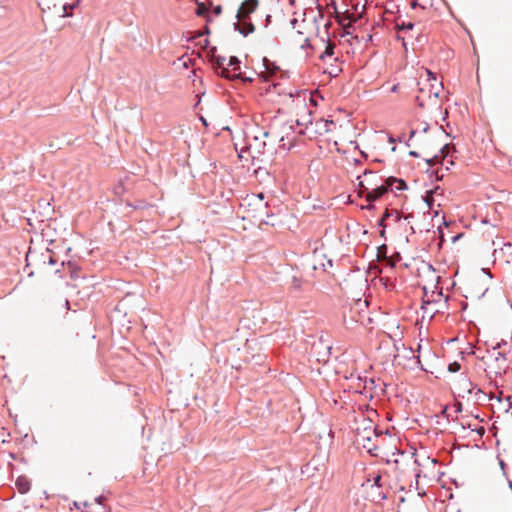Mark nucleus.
<instances>
[{"label": "nucleus", "instance_id": "obj_49", "mask_svg": "<svg viewBox=\"0 0 512 512\" xmlns=\"http://www.w3.org/2000/svg\"><path fill=\"white\" fill-rule=\"evenodd\" d=\"M503 345H506V341H505V340H502V341H500V342L496 343V345H495V346H493V347H492V349H493V350H498V349H500Z\"/></svg>", "mask_w": 512, "mask_h": 512}, {"label": "nucleus", "instance_id": "obj_25", "mask_svg": "<svg viewBox=\"0 0 512 512\" xmlns=\"http://www.w3.org/2000/svg\"><path fill=\"white\" fill-rule=\"evenodd\" d=\"M394 211V215H395V220L396 222H399L402 218L405 219V220H410L411 218H413V215L412 214H407L405 216L401 215L398 211L396 210H393Z\"/></svg>", "mask_w": 512, "mask_h": 512}, {"label": "nucleus", "instance_id": "obj_59", "mask_svg": "<svg viewBox=\"0 0 512 512\" xmlns=\"http://www.w3.org/2000/svg\"><path fill=\"white\" fill-rule=\"evenodd\" d=\"M438 232L440 234L441 241L444 242L445 241L444 232H443L441 226L438 227Z\"/></svg>", "mask_w": 512, "mask_h": 512}, {"label": "nucleus", "instance_id": "obj_36", "mask_svg": "<svg viewBox=\"0 0 512 512\" xmlns=\"http://www.w3.org/2000/svg\"><path fill=\"white\" fill-rule=\"evenodd\" d=\"M427 75H428V80L429 81H437V76H436V73L432 72L431 70L427 69Z\"/></svg>", "mask_w": 512, "mask_h": 512}, {"label": "nucleus", "instance_id": "obj_33", "mask_svg": "<svg viewBox=\"0 0 512 512\" xmlns=\"http://www.w3.org/2000/svg\"><path fill=\"white\" fill-rule=\"evenodd\" d=\"M361 209L372 211V210L376 209V206H375L374 202H368L366 205L361 206Z\"/></svg>", "mask_w": 512, "mask_h": 512}, {"label": "nucleus", "instance_id": "obj_27", "mask_svg": "<svg viewBox=\"0 0 512 512\" xmlns=\"http://www.w3.org/2000/svg\"><path fill=\"white\" fill-rule=\"evenodd\" d=\"M430 86H431V89H430V95H433L435 98H438V97H439V94H440V89H442V88H443L442 83H439V87H440V88H437V89H435L434 84H431Z\"/></svg>", "mask_w": 512, "mask_h": 512}, {"label": "nucleus", "instance_id": "obj_14", "mask_svg": "<svg viewBox=\"0 0 512 512\" xmlns=\"http://www.w3.org/2000/svg\"><path fill=\"white\" fill-rule=\"evenodd\" d=\"M240 64H241V61L239 60L238 57L236 56H231L229 58V61H228V64L226 65L228 68L229 67H232V71L234 72V74L240 70Z\"/></svg>", "mask_w": 512, "mask_h": 512}, {"label": "nucleus", "instance_id": "obj_41", "mask_svg": "<svg viewBox=\"0 0 512 512\" xmlns=\"http://www.w3.org/2000/svg\"><path fill=\"white\" fill-rule=\"evenodd\" d=\"M266 147V142L262 141L258 143V152L264 153Z\"/></svg>", "mask_w": 512, "mask_h": 512}, {"label": "nucleus", "instance_id": "obj_17", "mask_svg": "<svg viewBox=\"0 0 512 512\" xmlns=\"http://www.w3.org/2000/svg\"><path fill=\"white\" fill-rule=\"evenodd\" d=\"M358 379H359L360 381H362V380L364 381V387H365V388H368V387H369L370 389H374V388H376V382H375V379H374V378H369V379H368L367 377L362 378V377H360V376H359V377H358Z\"/></svg>", "mask_w": 512, "mask_h": 512}, {"label": "nucleus", "instance_id": "obj_1", "mask_svg": "<svg viewBox=\"0 0 512 512\" xmlns=\"http://www.w3.org/2000/svg\"><path fill=\"white\" fill-rule=\"evenodd\" d=\"M258 6V0H244L241 3L236 14L237 23L235 24L239 32H254L256 30L251 15L257 10Z\"/></svg>", "mask_w": 512, "mask_h": 512}, {"label": "nucleus", "instance_id": "obj_58", "mask_svg": "<svg viewBox=\"0 0 512 512\" xmlns=\"http://www.w3.org/2000/svg\"><path fill=\"white\" fill-rule=\"evenodd\" d=\"M408 154H409V156L414 157V158H418L419 157V153L417 151H414V150L409 151Z\"/></svg>", "mask_w": 512, "mask_h": 512}, {"label": "nucleus", "instance_id": "obj_57", "mask_svg": "<svg viewBox=\"0 0 512 512\" xmlns=\"http://www.w3.org/2000/svg\"><path fill=\"white\" fill-rule=\"evenodd\" d=\"M499 465H500L501 469L503 470L504 475H506V473H505L506 464L502 459H499Z\"/></svg>", "mask_w": 512, "mask_h": 512}, {"label": "nucleus", "instance_id": "obj_38", "mask_svg": "<svg viewBox=\"0 0 512 512\" xmlns=\"http://www.w3.org/2000/svg\"><path fill=\"white\" fill-rule=\"evenodd\" d=\"M454 408H455V412H456V413H461V412H462V410H463V405H462V403H461V402L456 401V402L454 403Z\"/></svg>", "mask_w": 512, "mask_h": 512}, {"label": "nucleus", "instance_id": "obj_32", "mask_svg": "<svg viewBox=\"0 0 512 512\" xmlns=\"http://www.w3.org/2000/svg\"><path fill=\"white\" fill-rule=\"evenodd\" d=\"M396 40H397V41H401L402 46L404 47L405 51H407V50H408V49H407V42H406V39H405L404 37H402L400 33H397V34H396Z\"/></svg>", "mask_w": 512, "mask_h": 512}, {"label": "nucleus", "instance_id": "obj_12", "mask_svg": "<svg viewBox=\"0 0 512 512\" xmlns=\"http://www.w3.org/2000/svg\"><path fill=\"white\" fill-rule=\"evenodd\" d=\"M125 205L133 208L134 210H142L148 207V203L145 200H137L136 202L125 201Z\"/></svg>", "mask_w": 512, "mask_h": 512}, {"label": "nucleus", "instance_id": "obj_24", "mask_svg": "<svg viewBox=\"0 0 512 512\" xmlns=\"http://www.w3.org/2000/svg\"><path fill=\"white\" fill-rule=\"evenodd\" d=\"M254 174L257 177H262L264 175H267V176L270 175L269 171L266 168H264V167H258L257 169H255L254 170Z\"/></svg>", "mask_w": 512, "mask_h": 512}, {"label": "nucleus", "instance_id": "obj_43", "mask_svg": "<svg viewBox=\"0 0 512 512\" xmlns=\"http://www.w3.org/2000/svg\"><path fill=\"white\" fill-rule=\"evenodd\" d=\"M303 92H304V93H306V92H307V90H303ZM300 93H302V90H295L294 92H292V91H291V92H289V96H290L291 98H294V97H296V96H299V95H300Z\"/></svg>", "mask_w": 512, "mask_h": 512}, {"label": "nucleus", "instance_id": "obj_6", "mask_svg": "<svg viewBox=\"0 0 512 512\" xmlns=\"http://www.w3.org/2000/svg\"><path fill=\"white\" fill-rule=\"evenodd\" d=\"M357 434V443L361 444L362 447L369 453L371 456H377L378 446L373 442V437L371 434H362L360 432V427L356 428Z\"/></svg>", "mask_w": 512, "mask_h": 512}, {"label": "nucleus", "instance_id": "obj_55", "mask_svg": "<svg viewBox=\"0 0 512 512\" xmlns=\"http://www.w3.org/2000/svg\"><path fill=\"white\" fill-rule=\"evenodd\" d=\"M311 464H312V462H308V463L304 466V468H305V469H302V473H308V472H310Z\"/></svg>", "mask_w": 512, "mask_h": 512}, {"label": "nucleus", "instance_id": "obj_9", "mask_svg": "<svg viewBox=\"0 0 512 512\" xmlns=\"http://www.w3.org/2000/svg\"><path fill=\"white\" fill-rule=\"evenodd\" d=\"M393 215H394V211L392 209L386 208L384 213L382 214L381 218L377 221V226L382 228V230L380 232V236L384 239H386V232H385L386 223L385 222L388 219V217H392Z\"/></svg>", "mask_w": 512, "mask_h": 512}, {"label": "nucleus", "instance_id": "obj_54", "mask_svg": "<svg viewBox=\"0 0 512 512\" xmlns=\"http://www.w3.org/2000/svg\"><path fill=\"white\" fill-rule=\"evenodd\" d=\"M499 359L506 360V353L505 352H498L496 360L498 361Z\"/></svg>", "mask_w": 512, "mask_h": 512}, {"label": "nucleus", "instance_id": "obj_34", "mask_svg": "<svg viewBox=\"0 0 512 512\" xmlns=\"http://www.w3.org/2000/svg\"><path fill=\"white\" fill-rule=\"evenodd\" d=\"M307 47H310L311 49H315V46L313 44H311L310 38H306L304 43L301 45L302 49L307 48Z\"/></svg>", "mask_w": 512, "mask_h": 512}, {"label": "nucleus", "instance_id": "obj_61", "mask_svg": "<svg viewBox=\"0 0 512 512\" xmlns=\"http://www.w3.org/2000/svg\"><path fill=\"white\" fill-rule=\"evenodd\" d=\"M388 142L389 143H396L397 142V138H395L393 135H388Z\"/></svg>", "mask_w": 512, "mask_h": 512}, {"label": "nucleus", "instance_id": "obj_52", "mask_svg": "<svg viewBox=\"0 0 512 512\" xmlns=\"http://www.w3.org/2000/svg\"><path fill=\"white\" fill-rule=\"evenodd\" d=\"M105 500V497L103 495H99L95 498V502L102 505L103 501Z\"/></svg>", "mask_w": 512, "mask_h": 512}, {"label": "nucleus", "instance_id": "obj_51", "mask_svg": "<svg viewBox=\"0 0 512 512\" xmlns=\"http://www.w3.org/2000/svg\"><path fill=\"white\" fill-rule=\"evenodd\" d=\"M48 265H55L57 260L53 256H49L47 260Z\"/></svg>", "mask_w": 512, "mask_h": 512}, {"label": "nucleus", "instance_id": "obj_15", "mask_svg": "<svg viewBox=\"0 0 512 512\" xmlns=\"http://www.w3.org/2000/svg\"><path fill=\"white\" fill-rule=\"evenodd\" d=\"M210 11V7H209V4H205V3H198L197 4V9H196V13L197 15L199 16H206V14Z\"/></svg>", "mask_w": 512, "mask_h": 512}, {"label": "nucleus", "instance_id": "obj_45", "mask_svg": "<svg viewBox=\"0 0 512 512\" xmlns=\"http://www.w3.org/2000/svg\"><path fill=\"white\" fill-rule=\"evenodd\" d=\"M271 62L272 61L270 59H268L267 57H265V56L262 58V63H263V66H264L265 70L268 69V66H269V64Z\"/></svg>", "mask_w": 512, "mask_h": 512}, {"label": "nucleus", "instance_id": "obj_48", "mask_svg": "<svg viewBox=\"0 0 512 512\" xmlns=\"http://www.w3.org/2000/svg\"><path fill=\"white\" fill-rule=\"evenodd\" d=\"M310 103H311V105H313V106H318V101H317V99L315 98V95H314V94H312V93H310Z\"/></svg>", "mask_w": 512, "mask_h": 512}, {"label": "nucleus", "instance_id": "obj_18", "mask_svg": "<svg viewBox=\"0 0 512 512\" xmlns=\"http://www.w3.org/2000/svg\"><path fill=\"white\" fill-rule=\"evenodd\" d=\"M422 199L426 203L428 208H432L433 207V205L435 203L434 196L431 195L428 191L425 193V195L422 197Z\"/></svg>", "mask_w": 512, "mask_h": 512}, {"label": "nucleus", "instance_id": "obj_11", "mask_svg": "<svg viewBox=\"0 0 512 512\" xmlns=\"http://www.w3.org/2000/svg\"><path fill=\"white\" fill-rule=\"evenodd\" d=\"M342 72V68L338 64H330L328 68L324 70V73H327L330 77L335 78Z\"/></svg>", "mask_w": 512, "mask_h": 512}, {"label": "nucleus", "instance_id": "obj_4", "mask_svg": "<svg viewBox=\"0 0 512 512\" xmlns=\"http://www.w3.org/2000/svg\"><path fill=\"white\" fill-rule=\"evenodd\" d=\"M369 184L374 187L373 188H365V191H366L365 199L367 202H375L392 191V188L389 186V183L387 181V177L380 184H378V182H370V181H369Z\"/></svg>", "mask_w": 512, "mask_h": 512}, {"label": "nucleus", "instance_id": "obj_29", "mask_svg": "<svg viewBox=\"0 0 512 512\" xmlns=\"http://www.w3.org/2000/svg\"><path fill=\"white\" fill-rule=\"evenodd\" d=\"M384 433L383 430H379L377 426H374L372 428V431H371V436L377 438L379 437L380 435H382ZM385 433L387 434L388 433V430L385 431Z\"/></svg>", "mask_w": 512, "mask_h": 512}, {"label": "nucleus", "instance_id": "obj_46", "mask_svg": "<svg viewBox=\"0 0 512 512\" xmlns=\"http://www.w3.org/2000/svg\"><path fill=\"white\" fill-rule=\"evenodd\" d=\"M441 190H442V188H441L440 186H438V185H437V186H435L433 189L429 190L428 192H429L431 195H433V196H434V194H438V193H439V191H441Z\"/></svg>", "mask_w": 512, "mask_h": 512}, {"label": "nucleus", "instance_id": "obj_60", "mask_svg": "<svg viewBox=\"0 0 512 512\" xmlns=\"http://www.w3.org/2000/svg\"><path fill=\"white\" fill-rule=\"evenodd\" d=\"M438 232L440 234L441 241L444 242L445 241L444 232H443L441 226L438 227Z\"/></svg>", "mask_w": 512, "mask_h": 512}, {"label": "nucleus", "instance_id": "obj_21", "mask_svg": "<svg viewBox=\"0 0 512 512\" xmlns=\"http://www.w3.org/2000/svg\"><path fill=\"white\" fill-rule=\"evenodd\" d=\"M460 369H461V365L457 361L451 362L448 365V371L450 373H456V372L460 371Z\"/></svg>", "mask_w": 512, "mask_h": 512}, {"label": "nucleus", "instance_id": "obj_3", "mask_svg": "<svg viewBox=\"0 0 512 512\" xmlns=\"http://www.w3.org/2000/svg\"><path fill=\"white\" fill-rule=\"evenodd\" d=\"M374 34H361V40H364L366 43L372 42ZM338 34H324L320 38L322 44H325V50L320 54L319 58L322 61H326L327 58H332L334 55V45L330 43L331 37L336 38ZM341 38L346 36H351L352 39L360 41L359 34H339Z\"/></svg>", "mask_w": 512, "mask_h": 512}, {"label": "nucleus", "instance_id": "obj_56", "mask_svg": "<svg viewBox=\"0 0 512 512\" xmlns=\"http://www.w3.org/2000/svg\"><path fill=\"white\" fill-rule=\"evenodd\" d=\"M399 87H400L399 83L394 84V85L391 87L390 92H392V93H396V92H398Z\"/></svg>", "mask_w": 512, "mask_h": 512}, {"label": "nucleus", "instance_id": "obj_35", "mask_svg": "<svg viewBox=\"0 0 512 512\" xmlns=\"http://www.w3.org/2000/svg\"><path fill=\"white\" fill-rule=\"evenodd\" d=\"M292 285L295 289H300L301 287V279L297 278V277H293L292 279Z\"/></svg>", "mask_w": 512, "mask_h": 512}, {"label": "nucleus", "instance_id": "obj_50", "mask_svg": "<svg viewBox=\"0 0 512 512\" xmlns=\"http://www.w3.org/2000/svg\"><path fill=\"white\" fill-rule=\"evenodd\" d=\"M463 235H464V233H458V234L454 235V236L452 237V239H451V240H452V242H453V243L457 242L460 238H462V237H463Z\"/></svg>", "mask_w": 512, "mask_h": 512}, {"label": "nucleus", "instance_id": "obj_42", "mask_svg": "<svg viewBox=\"0 0 512 512\" xmlns=\"http://www.w3.org/2000/svg\"><path fill=\"white\" fill-rule=\"evenodd\" d=\"M375 174H377V171H374L371 169H365L361 175L363 177V176L375 175Z\"/></svg>", "mask_w": 512, "mask_h": 512}, {"label": "nucleus", "instance_id": "obj_16", "mask_svg": "<svg viewBox=\"0 0 512 512\" xmlns=\"http://www.w3.org/2000/svg\"><path fill=\"white\" fill-rule=\"evenodd\" d=\"M356 180H357V186L358 188L361 190L360 193H359V196L360 197H363V196H366V191H365V188H368L367 186H365L364 184V181L362 180V175H358L356 177Z\"/></svg>", "mask_w": 512, "mask_h": 512}, {"label": "nucleus", "instance_id": "obj_2", "mask_svg": "<svg viewBox=\"0 0 512 512\" xmlns=\"http://www.w3.org/2000/svg\"><path fill=\"white\" fill-rule=\"evenodd\" d=\"M202 42L204 47L207 49L209 60L217 75L226 79H232V72L225 64L226 58L224 56L216 54L217 48L215 46H210L208 39L205 38L203 40H200L199 44H202Z\"/></svg>", "mask_w": 512, "mask_h": 512}, {"label": "nucleus", "instance_id": "obj_20", "mask_svg": "<svg viewBox=\"0 0 512 512\" xmlns=\"http://www.w3.org/2000/svg\"><path fill=\"white\" fill-rule=\"evenodd\" d=\"M451 148V144H445L439 151L440 155H439V160H443L444 158H446L449 154V149Z\"/></svg>", "mask_w": 512, "mask_h": 512}, {"label": "nucleus", "instance_id": "obj_37", "mask_svg": "<svg viewBox=\"0 0 512 512\" xmlns=\"http://www.w3.org/2000/svg\"><path fill=\"white\" fill-rule=\"evenodd\" d=\"M189 35H190V37L186 38V41H188V42L194 41L195 39L200 38V37L204 36L205 34L199 33V34H189Z\"/></svg>", "mask_w": 512, "mask_h": 512}, {"label": "nucleus", "instance_id": "obj_40", "mask_svg": "<svg viewBox=\"0 0 512 512\" xmlns=\"http://www.w3.org/2000/svg\"><path fill=\"white\" fill-rule=\"evenodd\" d=\"M417 131L412 129L409 133V139L407 141H405V145L406 146H410V140L416 135Z\"/></svg>", "mask_w": 512, "mask_h": 512}, {"label": "nucleus", "instance_id": "obj_10", "mask_svg": "<svg viewBox=\"0 0 512 512\" xmlns=\"http://www.w3.org/2000/svg\"><path fill=\"white\" fill-rule=\"evenodd\" d=\"M357 427H360L362 434H371L373 422L370 418L362 417Z\"/></svg>", "mask_w": 512, "mask_h": 512}, {"label": "nucleus", "instance_id": "obj_23", "mask_svg": "<svg viewBox=\"0 0 512 512\" xmlns=\"http://www.w3.org/2000/svg\"><path fill=\"white\" fill-rule=\"evenodd\" d=\"M209 7L215 16H219L222 13L221 5H213L212 2H209Z\"/></svg>", "mask_w": 512, "mask_h": 512}, {"label": "nucleus", "instance_id": "obj_28", "mask_svg": "<svg viewBox=\"0 0 512 512\" xmlns=\"http://www.w3.org/2000/svg\"><path fill=\"white\" fill-rule=\"evenodd\" d=\"M280 70L279 66L275 63V62H271L268 66V69H266L265 71L267 72H270L272 74H275L276 72H278Z\"/></svg>", "mask_w": 512, "mask_h": 512}, {"label": "nucleus", "instance_id": "obj_47", "mask_svg": "<svg viewBox=\"0 0 512 512\" xmlns=\"http://www.w3.org/2000/svg\"><path fill=\"white\" fill-rule=\"evenodd\" d=\"M472 431H476L478 435L483 436L485 433V428L483 426H480L476 429H472Z\"/></svg>", "mask_w": 512, "mask_h": 512}, {"label": "nucleus", "instance_id": "obj_22", "mask_svg": "<svg viewBox=\"0 0 512 512\" xmlns=\"http://www.w3.org/2000/svg\"><path fill=\"white\" fill-rule=\"evenodd\" d=\"M425 162L429 167L434 166L436 163H440L442 165V161L439 160V155H434L431 158L425 159Z\"/></svg>", "mask_w": 512, "mask_h": 512}, {"label": "nucleus", "instance_id": "obj_44", "mask_svg": "<svg viewBox=\"0 0 512 512\" xmlns=\"http://www.w3.org/2000/svg\"><path fill=\"white\" fill-rule=\"evenodd\" d=\"M505 400L508 402V407L506 409V412H508L512 408V395H508Z\"/></svg>", "mask_w": 512, "mask_h": 512}, {"label": "nucleus", "instance_id": "obj_53", "mask_svg": "<svg viewBox=\"0 0 512 512\" xmlns=\"http://www.w3.org/2000/svg\"><path fill=\"white\" fill-rule=\"evenodd\" d=\"M430 303H431V301H430V300H425V299L423 298V300H422V306H421V309H422V310H424V312H426V305H428V304H430Z\"/></svg>", "mask_w": 512, "mask_h": 512}, {"label": "nucleus", "instance_id": "obj_7", "mask_svg": "<svg viewBox=\"0 0 512 512\" xmlns=\"http://www.w3.org/2000/svg\"><path fill=\"white\" fill-rule=\"evenodd\" d=\"M387 181L389 183V186L392 188L391 192L394 191H405L408 189L407 182L402 179L395 176H388Z\"/></svg>", "mask_w": 512, "mask_h": 512}, {"label": "nucleus", "instance_id": "obj_62", "mask_svg": "<svg viewBox=\"0 0 512 512\" xmlns=\"http://www.w3.org/2000/svg\"><path fill=\"white\" fill-rule=\"evenodd\" d=\"M378 497H379V500H381V501L387 499V495L383 492H379Z\"/></svg>", "mask_w": 512, "mask_h": 512}, {"label": "nucleus", "instance_id": "obj_8", "mask_svg": "<svg viewBox=\"0 0 512 512\" xmlns=\"http://www.w3.org/2000/svg\"><path fill=\"white\" fill-rule=\"evenodd\" d=\"M15 486L20 494H26L31 488V483L25 475H20L15 481Z\"/></svg>", "mask_w": 512, "mask_h": 512}, {"label": "nucleus", "instance_id": "obj_19", "mask_svg": "<svg viewBox=\"0 0 512 512\" xmlns=\"http://www.w3.org/2000/svg\"><path fill=\"white\" fill-rule=\"evenodd\" d=\"M426 172L429 174V177H430L431 180H435V181H442L443 180L444 175L443 174H439L438 171H435V170L430 171L429 169H427Z\"/></svg>", "mask_w": 512, "mask_h": 512}, {"label": "nucleus", "instance_id": "obj_26", "mask_svg": "<svg viewBox=\"0 0 512 512\" xmlns=\"http://www.w3.org/2000/svg\"><path fill=\"white\" fill-rule=\"evenodd\" d=\"M373 487L380 488L382 486V476L380 474H376L373 476Z\"/></svg>", "mask_w": 512, "mask_h": 512}, {"label": "nucleus", "instance_id": "obj_13", "mask_svg": "<svg viewBox=\"0 0 512 512\" xmlns=\"http://www.w3.org/2000/svg\"><path fill=\"white\" fill-rule=\"evenodd\" d=\"M461 387L467 392V393H472L473 390H474V386L472 385V382L469 378L467 377H462L459 381Z\"/></svg>", "mask_w": 512, "mask_h": 512}, {"label": "nucleus", "instance_id": "obj_31", "mask_svg": "<svg viewBox=\"0 0 512 512\" xmlns=\"http://www.w3.org/2000/svg\"><path fill=\"white\" fill-rule=\"evenodd\" d=\"M233 78H236V79H241L242 81H247V82H252L253 81V78L251 77H242L240 73H235V74H232Z\"/></svg>", "mask_w": 512, "mask_h": 512}, {"label": "nucleus", "instance_id": "obj_39", "mask_svg": "<svg viewBox=\"0 0 512 512\" xmlns=\"http://www.w3.org/2000/svg\"><path fill=\"white\" fill-rule=\"evenodd\" d=\"M334 125V121L332 119L325 120V132L330 131V126Z\"/></svg>", "mask_w": 512, "mask_h": 512}, {"label": "nucleus", "instance_id": "obj_63", "mask_svg": "<svg viewBox=\"0 0 512 512\" xmlns=\"http://www.w3.org/2000/svg\"><path fill=\"white\" fill-rule=\"evenodd\" d=\"M416 102L419 107H424V102L420 99L419 96L416 97Z\"/></svg>", "mask_w": 512, "mask_h": 512}, {"label": "nucleus", "instance_id": "obj_30", "mask_svg": "<svg viewBox=\"0 0 512 512\" xmlns=\"http://www.w3.org/2000/svg\"><path fill=\"white\" fill-rule=\"evenodd\" d=\"M397 27L400 28V29H413V23L412 22H408L407 24L402 21L401 23L400 22H397Z\"/></svg>", "mask_w": 512, "mask_h": 512}, {"label": "nucleus", "instance_id": "obj_64", "mask_svg": "<svg viewBox=\"0 0 512 512\" xmlns=\"http://www.w3.org/2000/svg\"><path fill=\"white\" fill-rule=\"evenodd\" d=\"M287 146H288V142L286 143L285 141L284 142H281V144L279 145V147L281 149H284V150H287Z\"/></svg>", "mask_w": 512, "mask_h": 512}, {"label": "nucleus", "instance_id": "obj_5", "mask_svg": "<svg viewBox=\"0 0 512 512\" xmlns=\"http://www.w3.org/2000/svg\"><path fill=\"white\" fill-rule=\"evenodd\" d=\"M281 137L279 139L280 142L288 141L287 151H290L297 145V137L294 136L296 133L295 125L293 122L283 123L281 126Z\"/></svg>", "mask_w": 512, "mask_h": 512}]
</instances>
